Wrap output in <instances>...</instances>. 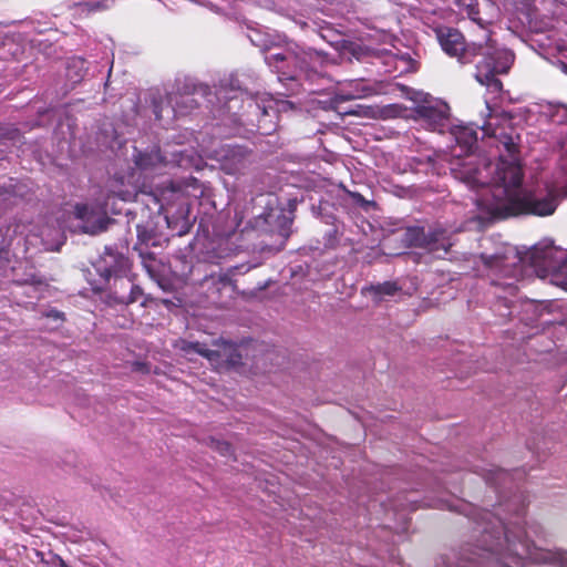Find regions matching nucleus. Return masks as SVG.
I'll list each match as a JSON object with an SVG mask.
<instances>
[{"label":"nucleus","mask_w":567,"mask_h":567,"mask_svg":"<svg viewBox=\"0 0 567 567\" xmlns=\"http://www.w3.org/2000/svg\"><path fill=\"white\" fill-rule=\"evenodd\" d=\"M559 173L554 185L545 197L538 198L534 194L525 192L522 187L524 173L516 162L501 159L492 178L493 197L504 202L503 209L506 216L536 215L549 216L557 208V197L567 196V150L559 159Z\"/></svg>","instance_id":"1"},{"label":"nucleus","mask_w":567,"mask_h":567,"mask_svg":"<svg viewBox=\"0 0 567 567\" xmlns=\"http://www.w3.org/2000/svg\"><path fill=\"white\" fill-rule=\"evenodd\" d=\"M195 178L166 181L157 188L159 208L165 215L167 227L178 236L190 230L189 182Z\"/></svg>","instance_id":"2"},{"label":"nucleus","mask_w":567,"mask_h":567,"mask_svg":"<svg viewBox=\"0 0 567 567\" xmlns=\"http://www.w3.org/2000/svg\"><path fill=\"white\" fill-rule=\"evenodd\" d=\"M433 32L443 52L450 58H455L461 64L473 63L487 48L485 32L483 41L471 43H467L464 34L453 27L437 25Z\"/></svg>","instance_id":"3"},{"label":"nucleus","mask_w":567,"mask_h":567,"mask_svg":"<svg viewBox=\"0 0 567 567\" xmlns=\"http://www.w3.org/2000/svg\"><path fill=\"white\" fill-rule=\"evenodd\" d=\"M487 48L481 55L483 59L476 64L475 79L489 91L499 93L503 83L498 74L507 73L512 65L511 56L505 51L495 50L494 41L486 35Z\"/></svg>","instance_id":"4"},{"label":"nucleus","mask_w":567,"mask_h":567,"mask_svg":"<svg viewBox=\"0 0 567 567\" xmlns=\"http://www.w3.org/2000/svg\"><path fill=\"white\" fill-rule=\"evenodd\" d=\"M402 241L411 248H421L437 257L449 254L452 243L446 229L431 227L425 230L421 226H411L404 230Z\"/></svg>","instance_id":"5"},{"label":"nucleus","mask_w":567,"mask_h":567,"mask_svg":"<svg viewBox=\"0 0 567 567\" xmlns=\"http://www.w3.org/2000/svg\"><path fill=\"white\" fill-rule=\"evenodd\" d=\"M209 94V87L203 84H195L193 82L177 83L175 90L166 95V101L171 107L167 111V118H175L187 116L199 107V102L195 97H202Z\"/></svg>","instance_id":"6"},{"label":"nucleus","mask_w":567,"mask_h":567,"mask_svg":"<svg viewBox=\"0 0 567 567\" xmlns=\"http://www.w3.org/2000/svg\"><path fill=\"white\" fill-rule=\"evenodd\" d=\"M529 265L540 278L567 274V255L553 245L535 246L526 256Z\"/></svg>","instance_id":"7"},{"label":"nucleus","mask_w":567,"mask_h":567,"mask_svg":"<svg viewBox=\"0 0 567 567\" xmlns=\"http://www.w3.org/2000/svg\"><path fill=\"white\" fill-rule=\"evenodd\" d=\"M182 350L186 353H197L206 358L216 368H235L241 364L243 355L238 346L228 341H221L218 349L210 350L200 342L183 341Z\"/></svg>","instance_id":"8"},{"label":"nucleus","mask_w":567,"mask_h":567,"mask_svg":"<svg viewBox=\"0 0 567 567\" xmlns=\"http://www.w3.org/2000/svg\"><path fill=\"white\" fill-rule=\"evenodd\" d=\"M480 259L489 275L501 278L515 277L522 269L523 259L516 249L509 245L499 247L495 252H481Z\"/></svg>","instance_id":"9"},{"label":"nucleus","mask_w":567,"mask_h":567,"mask_svg":"<svg viewBox=\"0 0 567 567\" xmlns=\"http://www.w3.org/2000/svg\"><path fill=\"white\" fill-rule=\"evenodd\" d=\"M455 6L461 12L466 13L467 18L475 22L492 39L489 25L497 14L498 8L492 0H454Z\"/></svg>","instance_id":"10"},{"label":"nucleus","mask_w":567,"mask_h":567,"mask_svg":"<svg viewBox=\"0 0 567 567\" xmlns=\"http://www.w3.org/2000/svg\"><path fill=\"white\" fill-rule=\"evenodd\" d=\"M137 241L133 249L136 250L145 264L146 260H154L155 256L148 249L151 247H162L164 241L167 239L163 238L162 234L158 233L155 223L150 219L144 224L136 225Z\"/></svg>","instance_id":"11"},{"label":"nucleus","mask_w":567,"mask_h":567,"mask_svg":"<svg viewBox=\"0 0 567 567\" xmlns=\"http://www.w3.org/2000/svg\"><path fill=\"white\" fill-rule=\"evenodd\" d=\"M220 159L221 169L228 175H241L252 164V152L245 146H227Z\"/></svg>","instance_id":"12"},{"label":"nucleus","mask_w":567,"mask_h":567,"mask_svg":"<svg viewBox=\"0 0 567 567\" xmlns=\"http://www.w3.org/2000/svg\"><path fill=\"white\" fill-rule=\"evenodd\" d=\"M292 218L284 212H269L255 219V227L266 234L277 235L285 243L291 233Z\"/></svg>","instance_id":"13"},{"label":"nucleus","mask_w":567,"mask_h":567,"mask_svg":"<svg viewBox=\"0 0 567 567\" xmlns=\"http://www.w3.org/2000/svg\"><path fill=\"white\" fill-rule=\"evenodd\" d=\"M498 124V118L494 115H489V121L484 122L481 126V130L485 135L495 137L498 142L497 147H503L504 151L508 154L513 159L518 154V144L517 138L518 135H514V128L509 127V132L504 130L498 131L496 127Z\"/></svg>","instance_id":"14"},{"label":"nucleus","mask_w":567,"mask_h":567,"mask_svg":"<svg viewBox=\"0 0 567 567\" xmlns=\"http://www.w3.org/2000/svg\"><path fill=\"white\" fill-rule=\"evenodd\" d=\"M103 262L104 267L100 269L101 275L107 280L114 277L113 288H117L120 280H126L123 276L130 269L128 259L122 254H113L107 250Z\"/></svg>","instance_id":"15"},{"label":"nucleus","mask_w":567,"mask_h":567,"mask_svg":"<svg viewBox=\"0 0 567 567\" xmlns=\"http://www.w3.org/2000/svg\"><path fill=\"white\" fill-rule=\"evenodd\" d=\"M477 128L481 126H473V124L456 125L452 128L453 135L457 147L461 152L457 156L470 155L477 146Z\"/></svg>","instance_id":"16"},{"label":"nucleus","mask_w":567,"mask_h":567,"mask_svg":"<svg viewBox=\"0 0 567 567\" xmlns=\"http://www.w3.org/2000/svg\"><path fill=\"white\" fill-rule=\"evenodd\" d=\"M133 162L136 168L145 173H154L166 166L167 163L158 147L144 152L136 151L133 155Z\"/></svg>","instance_id":"17"},{"label":"nucleus","mask_w":567,"mask_h":567,"mask_svg":"<svg viewBox=\"0 0 567 567\" xmlns=\"http://www.w3.org/2000/svg\"><path fill=\"white\" fill-rule=\"evenodd\" d=\"M74 215L84 223L83 231L90 235H96L106 230L110 224V218L106 216H99L95 221L91 223L93 212L86 204H76Z\"/></svg>","instance_id":"18"},{"label":"nucleus","mask_w":567,"mask_h":567,"mask_svg":"<svg viewBox=\"0 0 567 567\" xmlns=\"http://www.w3.org/2000/svg\"><path fill=\"white\" fill-rule=\"evenodd\" d=\"M311 59L310 53H305L302 58H299L296 54L291 53H271L266 55L265 60L266 63L276 69L278 73H281L282 75H286L287 72L285 70V62L295 63L301 71L307 72L308 71V63L307 59Z\"/></svg>","instance_id":"19"},{"label":"nucleus","mask_w":567,"mask_h":567,"mask_svg":"<svg viewBox=\"0 0 567 567\" xmlns=\"http://www.w3.org/2000/svg\"><path fill=\"white\" fill-rule=\"evenodd\" d=\"M202 286L207 287L208 297L216 300L224 289L233 290V280L228 274H212L204 278Z\"/></svg>","instance_id":"20"},{"label":"nucleus","mask_w":567,"mask_h":567,"mask_svg":"<svg viewBox=\"0 0 567 567\" xmlns=\"http://www.w3.org/2000/svg\"><path fill=\"white\" fill-rule=\"evenodd\" d=\"M120 288H126L128 290L127 293H121L118 292L117 288H114L112 291L111 297L114 299L116 303L121 305H131L134 302H137L143 297V290L137 286L134 285L130 279L127 280H120L118 281Z\"/></svg>","instance_id":"21"},{"label":"nucleus","mask_w":567,"mask_h":567,"mask_svg":"<svg viewBox=\"0 0 567 567\" xmlns=\"http://www.w3.org/2000/svg\"><path fill=\"white\" fill-rule=\"evenodd\" d=\"M421 117L427 120L435 126H443L447 120L446 112L433 106H421L417 111Z\"/></svg>","instance_id":"22"},{"label":"nucleus","mask_w":567,"mask_h":567,"mask_svg":"<svg viewBox=\"0 0 567 567\" xmlns=\"http://www.w3.org/2000/svg\"><path fill=\"white\" fill-rule=\"evenodd\" d=\"M368 290L374 298L381 299L383 296H394L401 290V287L395 281H384L378 285H371Z\"/></svg>","instance_id":"23"},{"label":"nucleus","mask_w":567,"mask_h":567,"mask_svg":"<svg viewBox=\"0 0 567 567\" xmlns=\"http://www.w3.org/2000/svg\"><path fill=\"white\" fill-rule=\"evenodd\" d=\"M72 8L79 14H90L92 12L102 11L106 9V4L102 1L94 2H76L72 6Z\"/></svg>","instance_id":"24"},{"label":"nucleus","mask_w":567,"mask_h":567,"mask_svg":"<svg viewBox=\"0 0 567 567\" xmlns=\"http://www.w3.org/2000/svg\"><path fill=\"white\" fill-rule=\"evenodd\" d=\"M208 445L213 450L217 451L223 456H229L233 454V447H231L230 443H228L226 441H220V440L210 437Z\"/></svg>","instance_id":"25"},{"label":"nucleus","mask_w":567,"mask_h":567,"mask_svg":"<svg viewBox=\"0 0 567 567\" xmlns=\"http://www.w3.org/2000/svg\"><path fill=\"white\" fill-rule=\"evenodd\" d=\"M507 475L508 474L506 471L498 468V467H494V468L486 471V473L484 474V478L488 484L496 485V484H498L499 481L504 480Z\"/></svg>","instance_id":"26"},{"label":"nucleus","mask_w":567,"mask_h":567,"mask_svg":"<svg viewBox=\"0 0 567 567\" xmlns=\"http://www.w3.org/2000/svg\"><path fill=\"white\" fill-rule=\"evenodd\" d=\"M546 561L555 564L559 567H567V553L566 551H556V553H546L544 556Z\"/></svg>","instance_id":"27"},{"label":"nucleus","mask_w":567,"mask_h":567,"mask_svg":"<svg viewBox=\"0 0 567 567\" xmlns=\"http://www.w3.org/2000/svg\"><path fill=\"white\" fill-rule=\"evenodd\" d=\"M16 284L20 285V286H22V285L40 286V285H43V280L40 277L32 275L30 278H28L23 281L17 280Z\"/></svg>","instance_id":"28"},{"label":"nucleus","mask_w":567,"mask_h":567,"mask_svg":"<svg viewBox=\"0 0 567 567\" xmlns=\"http://www.w3.org/2000/svg\"><path fill=\"white\" fill-rule=\"evenodd\" d=\"M44 317L47 318H51L53 320H59V321H64L65 320V316L63 312L56 310V309H51L47 312L43 313Z\"/></svg>","instance_id":"29"},{"label":"nucleus","mask_w":567,"mask_h":567,"mask_svg":"<svg viewBox=\"0 0 567 567\" xmlns=\"http://www.w3.org/2000/svg\"><path fill=\"white\" fill-rule=\"evenodd\" d=\"M372 93H373V89L372 87L364 86V87H362V93L359 94V95L347 94V95H341V97L343 100H352V99H355V97L369 96Z\"/></svg>","instance_id":"30"},{"label":"nucleus","mask_w":567,"mask_h":567,"mask_svg":"<svg viewBox=\"0 0 567 567\" xmlns=\"http://www.w3.org/2000/svg\"><path fill=\"white\" fill-rule=\"evenodd\" d=\"M49 564L50 567H68L65 561L59 556H54Z\"/></svg>","instance_id":"31"},{"label":"nucleus","mask_w":567,"mask_h":567,"mask_svg":"<svg viewBox=\"0 0 567 567\" xmlns=\"http://www.w3.org/2000/svg\"><path fill=\"white\" fill-rule=\"evenodd\" d=\"M163 111L164 110L158 104H156V103L154 104V114H155L156 120L162 121L165 118Z\"/></svg>","instance_id":"32"},{"label":"nucleus","mask_w":567,"mask_h":567,"mask_svg":"<svg viewBox=\"0 0 567 567\" xmlns=\"http://www.w3.org/2000/svg\"><path fill=\"white\" fill-rule=\"evenodd\" d=\"M78 63H80L81 65H83L84 61L83 60H73L72 61V64L75 66Z\"/></svg>","instance_id":"33"},{"label":"nucleus","mask_w":567,"mask_h":567,"mask_svg":"<svg viewBox=\"0 0 567 567\" xmlns=\"http://www.w3.org/2000/svg\"><path fill=\"white\" fill-rule=\"evenodd\" d=\"M471 178H472V181H473L474 183L478 182V179H477L476 177H474V176H473V177H471Z\"/></svg>","instance_id":"34"},{"label":"nucleus","mask_w":567,"mask_h":567,"mask_svg":"<svg viewBox=\"0 0 567 567\" xmlns=\"http://www.w3.org/2000/svg\"><path fill=\"white\" fill-rule=\"evenodd\" d=\"M357 197H358L359 199H363L362 195H360V194H357Z\"/></svg>","instance_id":"35"},{"label":"nucleus","mask_w":567,"mask_h":567,"mask_svg":"<svg viewBox=\"0 0 567 567\" xmlns=\"http://www.w3.org/2000/svg\"><path fill=\"white\" fill-rule=\"evenodd\" d=\"M564 275H567L566 272Z\"/></svg>","instance_id":"36"}]
</instances>
